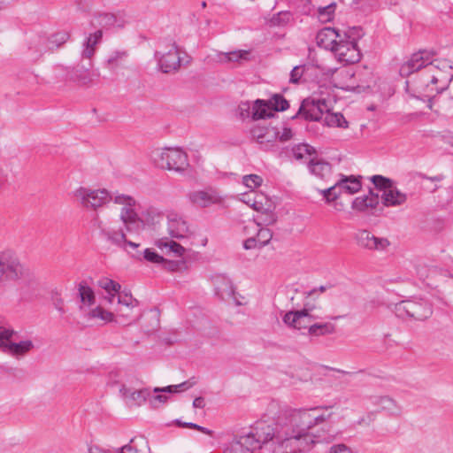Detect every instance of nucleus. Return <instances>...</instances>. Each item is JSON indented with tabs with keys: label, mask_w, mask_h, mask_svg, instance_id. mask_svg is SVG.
I'll list each match as a JSON object with an SVG mask.
<instances>
[{
	"label": "nucleus",
	"mask_w": 453,
	"mask_h": 453,
	"mask_svg": "<svg viewBox=\"0 0 453 453\" xmlns=\"http://www.w3.org/2000/svg\"><path fill=\"white\" fill-rule=\"evenodd\" d=\"M326 411L321 407L287 410L279 416L273 433H268L262 442L271 441L273 453H303L318 443L331 442L335 435L328 429L314 431L330 417Z\"/></svg>",
	"instance_id": "nucleus-1"
},
{
	"label": "nucleus",
	"mask_w": 453,
	"mask_h": 453,
	"mask_svg": "<svg viewBox=\"0 0 453 453\" xmlns=\"http://www.w3.org/2000/svg\"><path fill=\"white\" fill-rule=\"evenodd\" d=\"M113 203L120 207L119 218H111L100 222L103 235L119 248L137 249L140 244L128 241L127 234H139L147 226H152L159 217L157 211L150 207L139 213L138 201L134 196L124 193L116 194Z\"/></svg>",
	"instance_id": "nucleus-2"
},
{
	"label": "nucleus",
	"mask_w": 453,
	"mask_h": 453,
	"mask_svg": "<svg viewBox=\"0 0 453 453\" xmlns=\"http://www.w3.org/2000/svg\"><path fill=\"white\" fill-rule=\"evenodd\" d=\"M424 68L420 74L421 83L416 87L419 93L430 96L446 89L453 79V62L449 59L433 61L430 51L420 50L411 56L400 67L403 77Z\"/></svg>",
	"instance_id": "nucleus-3"
},
{
	"label": "nucleus",
	"mask_w": 453,
	"mask_h": 453,
	"mask_svg": "<svg viewBox=\"0 0 453 453\" xmlns=\"http://www.w3.org/2000/svg\"><path fill=\"white\" fill-rule=\"evenodd\" d=\"M166 230L170 238L186 240L192 247L203 248L208 243L204 234L196 231L183 216L173 211L166 213Z\"/></svg>",
	"instance_id": "nucleus-4"
},
{
	"label": "nucleus",
	"mask_w": 453,
	"mask_h": 453,
	"mask_svg": "<svg viewBox=\"0 0 453 453\" xmlns=\"http://www.w3.org/2000/svg\"><path fill=\"white\" fill-rule=\"evenodd\" d=\"M36 349L31 337L18 339V332L8 325H0V351L9 357L20 360Z\"/></svg>",
	"instance_id": "nucleus-5"
},
{
	"label": "nucleus",
	"mask_w": 453,
	"mask_h": 453,
	"mask_svg": "<svg viewBox=\"0 0 453 453\" xmlns=\"http://www.w3.org/2000/svg\"><path fill=\"white\" fill-rule=\"evenodd\" d=\"M153 164L165 170L184 172L188 166V155L180 148H157L150 152Z\"/></svg>",
	"instance_id": "nucleus-6"
},
{
	"label": "nucleus",
	"mask_w": 453,
	"mask_h": 453,
	"mask_svg": "<svg viewBox=\"0 0 453 453\" xmlns=\"http://www.w3.org/2000/svg\"><path fill=\"white\" fill-rule=\"evenodd\" d=\"M73 194L76 202L88 211H97L106 206L110 202H113L116 195L115 193L112 196L111 192L105 188L91 186H80L74 189Z\"/></svg>",
	"instance_id": "nucleus-7"
},
{
	"label": "nucleus",
	"mask_w": 453,
	"mask_h": 453,
	"mask_svg": "<svg viewBox=\"0 0 453 453\" xmlns=\"http://www.w3.org/2000/svg\"><path fill=\"white\" fill-rule=\"evenodd\" d=\"M29 269L20 261L19 256L12 250L0 251V283H17L28 278Z\"/></svg>",
	"instance_id": "nucleus-8"
},
{
	"label": "nucleus",
	"mask_w": 453,
	"mask_h": 453,
	"mask_svg": "<svg viewBox=\"0 0 453 453\" xmlns=\"http://www.w3.org/2000/svg\"><path fill=\"white\" fill-rule=\"evenodd\" d=\"M371 181L381 192L380 198L385 207H400L407 202L408 195L401 191L392 180L381 175H373Z\"/></svg>",
	"instance_id": "nucleus-9"
},
{
	"label": "nucleus",
	"mask_w": 453,
	"mask_h": 453,
	"mask_svg": "<svg viewBox=\"0 0 453 453\" xmlns=\"http://www.w3.org/2000/svg\"><path fill=\"white\" fill-rule=\"evenodd\" d=\"M394 311L403 319L418 321L428 319L433 313L432 307L426 301L416 297L395 303Z\"/></svg>",
	"instance_id": "nucleus-10"
},
{
	"label": "nucleus",
	"mask_w": 453,
	"mask_h": 453,
	"mask_svg": "<svg viewBox=\"0 0 453 453\" xmlns=\"http://www.w3.org/2000/svg\"><path fill=\"white\" fill-rule=\"evenodd\" d=\"M364 36V31L359 27H348L342 35V64L355 65L361 59V50L358 42Z\"/></svg>",
	"instance_id": "nucleus-11"
},
{
	"label": "nucleus",
	"mask_w": 453,
	"mask_h": 453,
	"mask_svg": "<svg viewBox=\"0 0 453 453\" xmlns=\"http://www.w3.org/2000/svg\"><path fill=\"white\" fill-rule=\"evenodd\" d=\"M264 224L261 220L250 219L243 226V234L246 239L243 242L245 250L260 249L267 245L273 237V233L267 227L262 226Z\"/></svg>",
	"instance_id": "nucleus-12"
},
{
	"label": "nucleus",
	"mask_w": 453,
	"mask_h": 453,
	"mask_svg": "<svg viewBox=\"0 0 453 453\" xmlns=\"http://www.w3.org/2000/svg\"><path fill=\"white\" fill-rule=\"evenodd\" d=\"M119 307L115 315L119 324L129 326L135 323L141 317L137 311L139 302L127 292H121L118 296Z\"/></svg>",
	"instance_id": "nucleus-13"
},
{
	"label": "nucleus",
	"mask_w": 453,
	"mask_h": 453,
	"mask_svg": "<svg viewBox=\"0 0 453 453\" xmlns=\"http://www.w3.org/2000/svg\"><path fill=\"white\" fill-rule=\"evenodd\" d=\"M242 201L255 211L261 213L259 220L265 225H271L276 221L274 203L263 194H245Z\"/></svg>",
	"instance_id": "nucleus-14"
},
{
	"label": "nucleus",
	"mask_w": 453,
	"mask_h": 453,
	"mask_svg": "<svg viewBox=\"0 0 453 453\" xmlns=\"http://www.w3.org/2000/svg\"><path fill=\"white\" fill-rule=\"evenodd\" d=\"M261 437L254 432H250L234 437L225 444L222 453H254L261 448Z\"/></svg>",
	"instance_id": "nucleus-15"
},
{
	"label": "nucleus",
	"mask_w": 453,
	"mask_h": 453,
	"mask_svg": "<svg viewBox=\"0 0 453 453\" xmlns=\"http://www.w3.org/2000/svg\"><path fill=\"white\" fill-rule=\"evenodd\" d=\"M155 57L164 73L176 71L180 65V50L174 42L161 43Z\"/></svg>",
	"instance_id": "nucleus-16"
},
{
	"label": "nucleus",
	"mask_w": 453,
	"mask_h": 453,
	"mask_svg": "<svg viewBox=\"0 0 453 453\" xmlns=\"http://www.w3.org/2000/svg\"><path fill=\"white\" fill-rule=\"evenodd\" d=\"M313 311V306L304 305L302 310L286 312L282 318V321L289 328L296 330L308 329L310 333V326L312 322L319 319Z\"/></svg>",
	"instance_id": "nucleus-17"
},
{
	"label": "nucleus",
	"mask_w": 453,
	"mask_h": 453,
	"mask_svg": "<svg viewBox=\"0 0 453 453\" xmlns=\"http://www.w3.org/2000/svg\"><path fill=\"white\" fill-rule=\"evenodd\" d=\"M333 103L337 104L335 98L328 97L318 101L306 99L301 105L300 113L306 119L317 121L323 118L325 111L334 110Z\"/></svg>",
	"instance_id": "nucleus-18"
},
{
	"label": "nucleus",
	"mask_w": 453,
	"mask_h": 453,
	"mask_svg": "<svg viewBox=\"0 0 453 453\" xmlns=\"http://www.w3.org/2000/svg\"><path fill=\"white\" fill-rule=\"evenodd\" d=\"M239 111L242 118H251L254 120L265 119L273 116V109L264 100H256L252 104L242 102L239 105Z\"/></svg>",
	"instance_id": "nucleus-19"
},
{
	"label": "nucleus",
	"mask_w": 453,
	"mask_h": 453,
	"mask_svg": "<svg viewBox=\"0 0 453 453\" xmlns=\"http://www.w3.org/2000/svg\"><path fill=\"white\" fill-rule=\"evenodd\" d=\"M188 381L177 385H170L163 388H154L153 390L150 389V401L149 403L153 408H158L165 404L170 398L171 395L182 392L190 388Z\"/></svg>",
	"instance_id": "nucleus-20"
},
{
	"label": "nucleus",
	"mask_w": 453,
	"mask_h": 453,
	"mask_svg": "<svg viewBox=\"0 0 453 453\" xmlns=\"http://www.w3.org/2000/svg\"><path fill=\"white\" fill-rule=\"evenodd\" d=\"M82 315L86 322L90 324L104 326L110 323H118L115 313L105 309L100 304H95Z\"/></svg>",
	"instance_id": "nucleus-21"
},
{
	"label": "nucleus",
	"mask_w": 453,
	"mask_h": 453,
	"mask_svg": "<svg viewBox=\"0 0 453 453\" xmlns=\"http://www.w3.org/2000/svg\"><path fill=\"white\" fill-rule=\"evenodd\" d=\"M252 138L264 150L271 149L278 141L279 129L274 127H260L255 126L250 130Z\"/></svg>",
	"instance_id": "nucleus-22"
},
{
	"label": "nucleus",
	"mask_w": 453,
	"mask_h": 453,
	"mask_svg": "<svg viewBox=\"0 0 453 453\" xmlns=\"http://www.w3.org/2000/svg\"><path fill=\"white\" fill-rule=\"evenodd\" d=\"M379 203V195L370 190L367 194L356 197L351 207L357 212L373 215Z\"/></svg>",
	"instance_id": "nucleus-23"
},
{
	"label": "nucleus",
	"mask_w": 453,
	"mask_h": 453,
	"mask_svg": "<svg viewBox=\"0 0 453 453\" xmlns=\"http://www.w3.org/2000/svg\"><path fill=\"white\" fill-rule=\"evenodd\" d=\"M338 37L339 33L336 29L325 27L318 33L317 42L319 46L334 53L336 59L340 60V57L337 54L339 47Z\"/></svg>",
	"instance_id": "nucleus-24"
},
{
	"label": "nucleus",
	"mask_w": 453,
	"mask_h": 453,
	"mask_svg": "<svg viewBox=\"0 0 453 453\" xmlns=\"http://www.w3.org/2000/svg\"><path fill=\"white\" fill-rule=\"evenodd\" d=\"M154 244L164 255L176 258H184L187 252V249L173 238L160 237Z\"/></svg>",
	"instance_id": "nucleus-25"
},
{
	"label": "nucleus",
	"mask_w": 453,
	"mask_h": 453,
	"mask_svg": "<svg viewBox=\"0 0 453 453\" xmlns=\"http://www.w3.org/2000/svg\"><path fill=\"white\" fill-rule=\"evenodd\" d=\"M250 54L249 50H237L229 52L215 51L210 56V58L211 61L220 65L231 63L241 64L243 61L249 60Z\"/></svg>",
	"instance_id": "nucleus-26"
},
{
	"label": "nucleus",
	"mask_w": 453,
	"mask_h": 453,
	"mask_svg": "<svg viewBox=\"0 0 453 453\" xmlns=\"http://www.w3.org/2000/svg\"><path fill=\"white\" fill-rule=\"evenodd\" d=\"M211 282L217 295L224 300H235V288L231 280L224 274L212 276Z\"/></svg>",
	"instance_id": "nucleus-27"
},
{
	"label": "nucleus",
	"mask_w": 453,
	"mask_h": 453,
	"mask_svg": "<svg viewBox=\"0 0 453 453\" xmlns=\"http://www.w3.org/2000/svg\"><path fill=\"white\" fill-rule=\"evenodd\" d=\"M357 240L362 247L378 251H385L390 245L387 238L376 237L366 230L358 232Z\"/></svg>",
	"instance_id": "nucleus-28"
},
{
	"label": "nucleus",
	"mask_w": 453,
	"mask_h": 453,
	"mask_svg": "<svg viewBox=\"0 0 453 453\" xmlns=\"http://www.w3.org/2000/svg\"><path fill=\"white\" fill-rule=\"evenodd\" d=\"M93 24L106 29L121 27L125 24V18L120 13L101 12L94 17Z\"/></svg>",
	"instance_id": "nucleus-29"
},
{
	"label": "nucleus",
	"mask_w": 453,
	"mask_h": 453,
	"mask_svg": "<svg viewBox=\"0 0 453 453\" xmlns=\"http://www.w3.org/2000/svg\"><path fill=\"white\" fill-rule=\"evenodd\" d=\"M189 200L200 207H207L221 201L220 196L213 190H197L189 194Z\"/></svg>",
	"instance_id": "nucleus-30"
},
{
	"label": "nucleus",
	"mask_w": 453,
	"mask_h": 453,
	"mask_svg": "<svg viewBox=\"0 0 453 453\" xmlns=\"http://www.w3.org/2000/svg\"><path fill=\"white\" fill-rule=\"evenodd\" d=\"M78 296L80 300L79 310L82 314L96 304L95 291L85 282H81L79 284Z\"/></svg>",
	"instance_id": "nucleus-31"
},
{
	"label": "nucleus",
	"mask_w": 453,
	"mask_h": 453,
	"mask_svg": "<svg viewBox=\"0 0 453 453\" xmlns=\"http://www.w3.org/2000/svg\"><path fill=\"white\" fill-rule=\"evenodd\" d=\"M97 286L106 292L107 296L105 299L109 303H112L116 294L119 295L121 293L120 284L108 277H102L99 279L97 281Z\"/></svg>",
	"instance_id": "nucleus-32"
},
{
	"label": "nucleus",
	"mask_w": 453,
	"mask_h": 453,
	"mask_svg": "<svg viewBox=\"0 0 453 453\" xmlns=\"http://www.w3.org/2000/svg\"><path fill=\"white\" fill-rule=\"evenodd\" d=\"M102 37V30H96L86 38L81 52L83 58H90L95 54L96 46L100 43Z\"/></svg>",
	"instance_id": "nucleus-33"
},
{
	"label": "nucleus",
	"mask_w": 453,
	"mask_h": 453,
	"mask_svg": "<svg viewBox=\"0 0 453 453\" xmlns=\"http://www.w3.org/2000/svg\"><path fill=\"white\" fill-rule=\"evenodd\" d=\"M120 453H150L149 443L143 437H135L119 449Z\"/></svg>",
	"instance_id": "nucleus-34"
},
{
	"label": "nucleus",
	"mask_w": 453,
	"mask_h": 453,
	"mask_svg": "<svg viewBox=\"0 0 453 453\" xmlns=\"http://www.w3.org/2000/svg\"><path fill=\"white\" fill-rule=\"evenodd\" d=\"M361 188V176L342 174V194L353 195Z\"/></svg>",
	"instance_id": "nucleus-35"
},
{
	"label": "nucleus",
	"mask_w": 453,
	"mask_h": 453,
	"mask_svg": "<svg viewBox=\"0 0 453 453\" xmlns=\"http://www.w3.org/2000/svg\"><path fill=\"white\" fill-rule=\"evenodd\" d=\"M309 169L313 175L322 180H326L332 173L331 165L327 162L317 159L316 157L311 159Z\"/></svg>",
	"instance_id": "nucleus-36"
},
{
	"label": "nucleus",
	"mask_w": 453,
	"mask_h": 453,
	"mask_svg": "<svg viewBox=\"0 0 453 453\" xmlns=\"http://www.w3.org/2000/svg\"><path fill=\"white\" fill-rule=\"evenodd\" d=\"M339 185L340 180H337L332 187L319 190V194L323 196L325 203L334 209H337L338 205V198L340 196Z\"/></svg>",
	"instance_id": "nucleus-37"
},
{
	"label": "nucleus",
	"mask_w": 453,
	"mask_h": 453,
	"mask_svg": "<svg viewBox=\"0 0 453 453\" xmlns=\"http://www.w3.org/2000/svg\"><path fill=\"white\" fill-rule=\"evenodd\" d=\"M292 151L296 159L307 161L309 164L311 163V159H314L316 157L315 150L306 143L295 146Z\"/></svg>",
	"instance_id": "nucleus-38"
},
{
	"label": "nucleus",
	"mask_w": 453,
	"mask_h": 453,
	"mask_svg": "<svg viewBox=\"0 0 453 453\" xmlns=\"http://www.w3.org/2000/svg\"><path fill=\"white\" fill-rule=\"evenodd\" d=\"M335 329H336L335 324H334L332 322H326V323H322V324L314 323V324H311V326H310L309 334L311 335H315V336L325 335V334H329L334 333L335 331Z\"/></svg>",
	"instance_id": "nucleus-39"
},
{
	"label": "nucleus",
	"mask_w": 453,
	"mask_h": 453,
	"mask_svg": "<svg viewBox=\"0 0 453 453\" xmlns=\"http://www.w3.org/2000/svg\"><path fill=\"white\" fill-rule=\"evenodd\" d=\"M374 403L381 410L387 411L391 414H397L400 411L396 403L388 396H379L374 398Z\"/></svg>",
	"instance_id": "nucleus-40"
},
{
	"label": "nucleus",
	"mask_w": 453,
	"mask_h": 453,
	"mask_svg": "<svg viewBox=\"0 0 453 453\" xmlns=\"http://www.w3.org/2000/svg\"><path fill=\"white\" fill-rule=\"evenodd\" d=\"M162 268L170 273H177L186 268V262L183 258L177 260L167 259L164 257V261L160 264Z\"/></svg>",
	"instance_id": "nucleus-41"
},
{
	"label": "nucleus",
	"mask_w": 453,
	"mask_h": 453,
	"mask_svg": "<svg viewBox=\"0 0 453 453\" xmlns=\"http://www.w3.org/2000/svg\"><path fill=\"white\" fill-rule=\"evenodd\" d=\"M127 54L125 51H113L110 54L106 61L107 68L113 70L122 65Z\"/></svg>",
	"instance_id": "nucleus-42"
},
{
	"label": "nucleus",
	"mask_w": 453,
	"mask_h": 453,
	"mask_svg": "<svg viewBox=\"0 0 453 453\" xmlns=\"http://www.w3.org/2000/svg\"><path fill=\"white\" fill-rule=\"evenodd\" d=\"M242 183L250 191H254L263 184V178L258 174H248L242 177Z\"/></svg>",
	"instance_id": "nucleus-43"
},
{
	"label": "nucleus",
	"mask_w": 453,
	"mask_h": 453,
	"mask_svg": "<svg viewBox=\"0 0 453 453\" xmlns=\"http://www.w3.org/2000/svg\"><path fill=\"white\" fill-rule=\"evenodd\" d=\"M335 9H336L335 3L331 4L325 7L319 8V12H318L319 19L323 23L331 21L334 18Z\"/></svg>",
	"instance_id": "nucleus-44"
},
{
	"label": "nucleus",
	"mask_w": 453,
	"mask_h": 453,
	"mask_svg": "<svg viewBox=\"0 0 453 453\" xmlns=\"http://www.w3.org/2000/svg\"><path fill=\"white\" fill-rule=\"evenodd\" d=\"M130 399L138 405L150 401V388H142L133 391L130 394Z\"/></svg>",
	"instance_id": "nucleus-45"
},
{
	"label": "nucleus",
	"mask_w": 453,
	"mask_h": 453,
	"mask_svg": "<svg viewBox=\"0 0 453 453\" xmlns=\"http://www.w3.org/2000/svg\"><path fill=\"white\" fill-rule=\"evenodd\" d=\"M334 110L324 112V121L326 126L337 127L340 126V117L338 111H335L336 104H334Z\"/></svg>",
	"instance_id": "nucleus-46"
},
{
	"label": "nucleus",
	"mask_w": 453,
	"mask_h": 453,
	"mask_svg": "<svg viewBox=\"0 0 453 453\" xmlns=\"http://www.w3.org/2000/svg\"><path fill=\"white\" fill-rule=\"evenodd\" d=\"M94 74L88 69L77 70L75 72L73 80L82 85L89 84L93 81Z\"/></svg>",
	"instance_id": "nucleus-47"
},
{
	"label": "nucleus",
	"mask_w": 453,
	"mask_h": 453,
	"mask_svg": "<svg viewBox=\"0 0 453 453\" xmlns=\"http://www.w3.org/2000/svg\"><path fill=\"white\" fill-rule=\"evenodd\" d=\"M143 258L152 264L160 265L164 261V256L158 254L152 249H146L143 251Z\"/></svg>",
	"instance_id": "nucleus-48"
},
{
	"label": "nucleus",
	"mask_w": 453,
	"mask_h": 453,
	"mask_svg": "<svg viewBox=\"0 0 453 453\" xmlns=\"http://www.w3.org/2000/svg\"><path fill=\"white\" fill-rule=\"evenodd\" d=\"M305 71V65H296L295 66L290 73L289 81L294 84H297L301 82L302 77L303 76Z\"/></svg>",
	"instance_id": "nucleus-49"
},
{
	"label": "nucleus",
	"mask_w": 453,
	"mask_h": 453,
	"mask_svg": "<svg viewBox=\"0 0 453 453\" xmlns=\"http://www.w3.org/2000/svg\"><path fill=\"white\" fill-rule=\"evenodd\" d=\"M68 38L69 35L65 32L57 33L50 37V43L59 47L64 44L68 40Z\"/></svg>",
	"instance_id": "nucleus-50"
},
{
	"label": "nucleus",
	"mask_w": 453,
	"mask_h": 453,
	"mask_svg": "<svg viewBox=\"0 0 453 453\" xmlns=\"http://www.w3.org/2000/svg\"><path fill=\"white\" fill-rule=\"evenodd\" d=\"M288 108V103L280 96H275L273 97V111H285Z\"/></svg>",
	"instance_id": "nucleus-51"
},
{
	"label": "nucleus",
	"mask_w": 453,
	"mask_h": 453,
	"mask_svg": "<svg viewBox=\"0 0 453 453\" xmlns=\"http://www.w3.org/2000/svg\"><path fill=\"white\" fill-rule=\"evenodd\" d=\"M292 130L288 127H282L281 130H279L278 140L280 142H287L292 137Z\"/></svg>",
	"instance_id": "nucleus-52"
},
{
	"label": "nucleus",
	"mask_w": 453,
	"mask_h": 453,
	"mask_svg": "<svg viewBox=\"0 0 453 453\" xmlns=\"http://www.w3.org/2000/svg\"><path fill=\"white\" fill-rule=\"evenodd\" d=\"M342 90H345V91H354L357 94H360L362 92H364L365 90V87H361L359 85L357 86H354V85H346V86H342Z\"/></svg>",
	"instance_id": "nucleus-53"
},
{
	"label": "nucleus",
	"mask_w": 453,
	"mask_h": 453,
	"mask_svg": "<svg viewBox=\"0 0 453 453\" xmlns=\"http://www.w3.org/2000/svg\"><path fill=\"white\" fill-rule=\"evenodd\" d=\"M8 182V174L6 171L0 167V190L3 189Z\"/></svg>",
	"instance_id": "nucleus-54"
},
{
	"label": "nucleus",
	"mask_w": 453,
	"mask_h": 453,
	"mask_svg": "<svg viewBox=\"0 0 453 453\" xmlns=\"http://www.w3.org/2000/svg\"><path fill=\"white\" fill-rule=\"evenodd\" d=\"M193 406L195 408L202 409L204 407V399L203 397H196L193 401Z\"/></svg>",
	"instance_id": "nucleus-55"
},
{
	"label": "nucleus",
	"mask_w": 453,
	"mask_h": 453,
	"mask_svg": "<svg viewBox=\"0 0 453 453\" xmlns=\"http://www.w3.org/2000/svg\"><path fill=\"white\" fill-rule=\"evenodd\" d=\"M88 453H111L107 450L100 449L98 447H90L88 449Z\"/></svg>",
	"instance_id": "nucleus-56"
},
{
	"label": "nucleus",
	"mask_w": 453,
	"mask_h": 453,
	"mask_svg": "<svg viewBox=\"0 0 453 453\" xmlns=\"http://www.w3.org/2000/svg\"><path fill=\"white\" fill-rule=\"evenodd\" d=\"M342 453H357V450L342 444Z\"/></svg>",
	"instance_id": "nucleus-57"
},
{
	"label": "nucleus",
	"mask_w": 453,
	"mask_h": 453,
	"mask_svg": "<svg viewBox=\"0 0 453 453\" xmlns=\"http://www.w3.org/2000/svg\"><path fill=\"white\" fill-rule=\"evenodd\" d=\"M177 424L180 426H182V427H188V428H193L196 426V424L195 423H187V422H181V421H177Z\"/></svg>",
	"instance_id": "nucleus-58"
},
{
	"label": "nucleus",
	"mask_w": 453,
	"mask_h": 453,
	"mask_svg": "<svg viewBox=\"0 0 453 453\" xmlns=\"http://www.w3.org/2000/svg\"><path fill=\"white\" fill-rule=\"evenodd\" d=\"M340 452V445H334L331 449L329 453H339Z\"/></svg>",
	"instance_id": "nucleus-59"
},
{
	"label": "nucleus",
	"mask_w": 453,
	"mask_h": 453,
	"mask_svg": "<svg viewBox=\"0 0 453 453\" xmlns=\"http://www.w3.org/2000/svg\"><path fill=\"white\" fill-rule=\"evenodd\" d=\"M200 432H202L205 434H208V435H211V431L203 426H201Z\"/></svg>",
	"instance_id": "nucleus-60"
},
{
	"label": "nucleus",
	"mask_w": 453,
	"mask_h": 453,
	"mask_svg": "<svg viewBox=\"0 0 453 453\" xmlns=\"http://www.w3.org/2000/svg\"><path fill=\"white\" fill-rule=\"evenodd\" d=\"M341 127H342V128L348 127V122L344 119L342 115V124H341Z\"/></svg>",
	"instance_id": "nucleus-61"
},
{
	"label": "nucleus",
	"mask_w": 453,
	"mask_h": 453,
	"mask_svg": "<svg viewBox=\"0 0 453 453\" xmlns=\"http://www.w3.org/2000/svg\"><path fill=\"white\" fill-rule=\"evenodd\" d=\"M347 75L349 76V77H353L354 76V73L352 72L351 69L349 71H347Z\"/></svg>",
	"instance_id": "nucleus-62"
},
{
	"label": "nucleus",
	"mask_w": 453,
	"mask_h": 453,
	"mask_svg": "<svg viewBox=\"0 0 453 453\" xmlns=\"http://www.w3.org/2000/svg\"><path fill=\"white\" fill-rule=\"evenodd\" d=\"M200 428H201V426L196 424V426L194 427V429L200 431Z\"/></svg>",
	"instance_id": "nucleus-63"
},
{
	"label": "nucleus",
	"mask_w": 453,
	"mask_h": 453,
	"mask_svg": "<svg viewBox=\"0 0 453 453\" xmlns=\"http://www.w3.org/2000/svg\"><path fill=\"white\" fill-rule=\"evenodd\" d=\"M325 290V288L324 287H321L320 288V291H324Z\"/></svg>",
	"instance_id": "nucleus-64"
}]
</instances>
